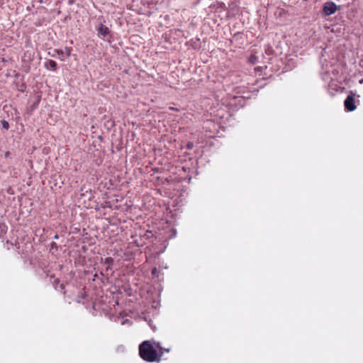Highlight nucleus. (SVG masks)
Listing matches in <instances>:
<instances>
[{
	"label": "nucleus",
	"instance_id": "f257e3e1",
	"mask_svg": "<svg viewBox=\"0 0 363 363\" xmlns=\"http://www.w3.org/2000/svg\"><path fill=\"white\" fill-rule=\"evenodd\" d=\"M139 354L143 359L149 362L157 361L158 357L157 352L150 340H145L140 345Z\"/></svg>",
	"mask_w": 363,
	"mask_h": 363
},
{
	"label": "nucleus",
	"instance_id": "f03ea898",
	"mask_svg": "<svg viewBox=\"0 0 363 363\" xmlns=\"http://www.w3.org/2000/svg\"><path fill=\"white\" fill-rule=\"evenodd\" d=\"M49 55L53 57H58L60 60L63 61L65 57L71 55V49L65 48V50H55L52 52H49Z\"/></svg>",
	"mask_w": 363,
	"mask_h": 363
},
{
	"label": "nucleus",
	"instance_id": "7ed1b4c3",
	"mask_svg": "<svg viewBox=\"0 0 363 363\" xmlns=\"http://www.w3.org/2000/svg\"><path fill=\"white\" fill-rule=\"evenodd\" d=\"M337 11V6L334 2L328 1L323 6V12L325 15L330 16Z\"/></svg>",
	"mask_w": 363,
	"mask_h": 363
},
{
	"label": "nucleus",
	"instance_id": "20e7f679",
	"mask_svg": "<svg viewBox=\"0 0 363 363\" xmlns=\"http://www.w3.org/2000/svg\"><path fill=\"white\" fill-rule=\"evenodd\" d=\"M345 107L348 111H352L356 109L353 94H350L346 98L345 101Z\"/></svg>",
	"mask_w": 363,
	"mask_h": 363
},
{
	"label": "nucleus",
	"instance_id": "39448f33",
	"mask_svg": "<svg viewBox=\"0 0 363 363\" xmlns=\"http://www.w3.org/2000/svg\"><path fill=\"white\" fill-rule=\"evenodd\" d=\"M108 33H109L108 28L101 24L98 29L99 36L106 37L108 35Z\"/></svg>",
	"mask_w": 363,
	"mask_h": 363
},
{
	"label": "nucleus",
	"instance_id": "423d86ee",
	"mask_svg": "<svg viewBox=\"0 0 363 363\" xmlns=\"http://www.w3.org/2000/svg\"><path fill=\"white\" fill-rule=\"evenodd\" d=\"M56 67L57 63L54 60H50L45 63V67L48 69L55 70Z\"/></svg>",
	"mask_w": 363,
	"mask_h": 363
},
{
	"label": "nucleus",
	"instance_id": "0eeeda50",
	"mask_svg": "<svg viewBox=\"0 0 363 363\" xmlns=\"http://www.w3.org/2000/svg\"><path fill=\"white\" fill-rule=\"evenodd\" d=\"M9 123H8V122H6V121H4V122H3V127H4V128L8 129V128H9Z\"/></svg>",
	"mask_w": 363,
	"mask_h": 363
},
{
	"label": "nucleus",
	"instance_id": "6e6552de",
	"mask_svg": "<svg viewBox=\"0 0 363 363\" xmlns=\"http://www.w3.org/2000/svg\"><path fill=\"white\" fill-rule=\"evenodd\" d=\"M192 147H193V144H192V143H189V144H188V147H189V149L192 148Z\"/></svg>",
	"mask_w": 363,
	"mask_h": 363
},
{
	"label": "nucleus",
	"instance_id": "1a4fd4ad",
	"mask_svg": "<svg viewBox=\"0 0 363 363\" xmlns=\"http://www.w3.org/2000/svg\"><path fill=\"white\" fill-rule=\"evenodd\" d=\"M111 261H112V259H111V258H107V259H106V262H111Z\"/></svg>",
	"mask_w": 363,
	"mask_h": 363
},
{
	"label": "nucleus",
	"instance_id": "9d476101",
	"mask_svg": "<svg viewBox=\"0 0 363 363\" xmlns=\"http://www.w3.org/2000/svg\"><path fill=\"white\" fill-rule=\"evenodd\" d=\"M156 272H157V269H156V268H155V269H152V274H155V273H156Z\"/></svg>",
	"mask_w": 363,
	"mask_h": 363
},
{
	"label": "nucleus",
	"instance_id": "9b49d317",
	"mask_svg": "<svg viewBox=\"0 0 363 363\" xmlns=\"http://www.w3.org/2000/svg\"><path fill=\"white\" fill-rule=\"evenodd\" d=\"M149 325H150V326L153 330H155V328L152 325V324H151V323H150V322L149 323Z\"/></svg>",
	"mask_w": 363,
	"mask_h": 363
},
{
	"label": "nucleus",
	"instance_id": "f8f14e48",
	"mask_svg": "<svg viewBox=\"0 0 363 363\" xmlns=\"http://www.w3.org/2000/svg\"><path fill=\"white\" fill-rule=\"evenodd\" d=\"M160 355L162 354V347H160Z\"/></svg>",
	"mask_w": 363,
	"mask_h": 363
},
{
	"label": "nucleus",
	"instance_id": "ddd939ff",
	"mask_svg": "<svg viewBox=\"0 0 363 363\" xmlns=\"http://www.w3.org/2000/svg\"><path fill=\"white\" fill-rule=\"evenodd\" d=\"M359 83L362 84V83H363V79H361V80L359 81Z\"/></svg>",
	"mask_w": 363,
	"mask_h": 363
}]
</instances>
